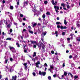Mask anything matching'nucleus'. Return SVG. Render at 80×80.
<instances>
[{"label": "nucleus", "instance_id": "nucleus-1", "mask_svg": "<svg viewBox=\"0 0 80 80\" xmlns=\"http://www.w3.org/2000/svg\"><path fill=\"white\" fill-rule=\"evenodd\" d=\"M30 42L31 43H32V44H33V45H34V44H36V45H38V47H40L41 48V47H42V48L43 49H44V48H45V45L43 44V43H41V44H37V42L35 41H31Z\"/></svg>", "mask_w": 80, "mask_h": 80}, {"label": "nucleus", "instance_id": "nucleus-2", "mask_svg": "<svg viewBox=\"0 0 80 80\" xmlns=\"http://www.w3.org/2000/svg\"><path fill=\"white\" fill-rule=\"evenodd\" d=\"M10 50H11L12 52H13L14 53H15L16 52V51H15V49L13 47H9Z\"/></svg>", "mask_w": 80, "mask_h": 80}, {"label": "nucleus", "instance_id": "nucleus-3", "mask_svg": "<svg viewBox=\"0 0 80 80\" xmlns=\"http://www.w3.org/2000/svg\"><path fill=\"white\" fill-rule=\"evenodd\" d=\"M39 75H42L43 76H45V74H46V72H42L41 71H39Z\"/></svg>", "mask_w": 80, "mask_h": 80}, {"label": "nucleus", "instance_id": "nucleus-4", "mask_svg": "<svg viewBox=\"0 0 80 80\" xmlns=\"http://www.w3.org/2000/svg\"><path fill=\"white\" fill-rule=\"evenodd\" d=\"M40 61H38L36 63V67L38 68V67H39V66H38V65H40Z\"/></svg>", "mask_w": 80, "mask_h": 80}, {"label": "nucleus", "instance_id": "nucleus-5", "mask_svg": "<svg viewBox=\"0 0 80 80\" xmlns=\"http://www.w3.org/2000/svg\"><path fill=\"white\" fill-rule=\"evenodd\" d=\"M53 66L52 65H50V68L48 69V70L50 71L51 72H52V70L51 69H53Z\"/></svg>", "mask_w": 80, "mask_h": 80}, {"label": "nucleus", "instance_id": "nucleus-6", "mask_svg": "<svg viewBox=\"0 0 80 80\" xmlns=\"http://www.w3.org/2000/svg\"><path fill=\"white\" fill-rule=\"evenodd\" d=\"M46 34H47V32H43L42 34V36H45V35H46Z\"/></svg>", "mask_w": 80, "mask_h": 80}, {"label": "nucleus", "instance_id": "nucleus-7", "mask_svg": "<svg viewBox=\"0 0 80 80\" xmlns=\"http://www.w3.org/2000/svg\"><path fill=\"white\" fill-rule=\"evenodd\" d=\"M12 79H13V80H17V76H13L12 77Z\"/></svg>", "mask_w": 80, "mask_h": 80}, {"label": "nucleus", "instance_id": "nucleus-8", "mask_svg": "<svg viewBox=\"0 0 80 80\" xmlns=\"http://www.w3.org/2000/svg\"><path fill=\"white\" fill-rule=\"evenodd\" d=\"M61 6L64 7L65 6H66V5L64 3H62L61 4Z\"/></svg>", "mask_w": 80, "mask_h": 80}, {"label": "nucleus", "instance_id": "nucleus-9", "mask_svg": "<svg viewBox=\"0 0 80 80\" xmlns=\"http://www.w3.org/2000/svg\"><path fill=\"white\" fill-rule=\"evenodd\" d=\"M56 7H57L56 6H55L54 7V8L55 10V11L57 13H58V12H59V11H58L57 9H56Z\"/></svg>", "mask_w": 80, "mask_h": 80}, {"label": "nucleus", "instance_id": "nucleus-10", "mask_svg": "<svg viewBox=\"0 0 80 80\" xmlns=\"http://www.w3.org/2000/svg\"><path fill=\"white\" fill-rule=\"evenodd\" d=\"M52 5H56V4H55V2H54V0H52Z\"/></svg>", "mask_w": 80, "mask_h": 80}, {"label": "nucleus", "instance_id": "nucleus-11", "mask_svg": "<svg viewBox=\"0 0 80 80\" xmlns=\"http://www.w3.org/2000/svg\"><path fill=\"white\" fill-rule=\"evenodd\" d=\"M55 7H56V9L57 10H57H58L59 9V7H58V6H54V8H55Z\"/></svg>", "mask_w": 80, "mask_h": 80}, {"label": "nucleus", "instance_id": "nucleus-12", "mask_svg": "<svg viewBox=\"0 0 80 80\" xmlns=\"http://www.w3.org/2000/svg\"><path fill=\"white\" fill-rule=\"evenodd\" d=\"M16 1L17 2V5H19V3H20V2H19V0H17Z\"/></svg>", "mask_w": 80, "mask_h": 80}, {"label": "nucleus", "instance_id": "nucleus-13", "mask_svg": "<svg viewBox=\"0 0 80 80\" xmlns=\"http://www.w3.org/2000/svg\"><path fill=\"white\" fill-rule=\"evenodd\" d=\"M64 23L65 25H67V21H66V20L65 19L64 20Z\"/></svg>", "mask_w": 80, "mask_h": 80}, {"label": "nucleus", "instance_id": "nucleus-14", "mask_svg": "<svg viewBox=\"0 0 80 80\" xmlns=\"http://www.w3.org/2000/svg\"><path fill=\"white\" fill-rule=\"evenodd\" d=\"M37 53L36 52H34V54H33V57H35L36 56Z\"/></svg>", "mask_w": 80, "mask_h": 80}, {"label": "nucleus", "instance_id": "nucleus-15", "mask_svg": "<svg viewBox=\"0 0 80 80\" xmlns=\"http://www.w3.org/2000/svg\"><path fill=\"white\" fill-rule=\"evenodd\" d=\"M45 17L46 16L45 14H43L42 16V17L43 18H45Z\"/></svg>", "mask_w": 80, "mask_h": 80}, {"label": "nucleus", "instance_id": "nucleus-16", "mask_svg": "<svg viewBox=\"0 0 80 80\" xmlns=\"http://www.w3.org/2000/svg\"><path fill=\"white\" fill-rule=\"evenodd\" d=\"M29 33H32H32H33V31H31L30 30H29Z\"/></svg>", "mask_w": 80, "mask_h": 80}, {"label": "nucleus", "instance_id": "nucleus-17", "mask_svg": "<svg viewBox=\"0 0 80 80\" xmlns=\"http://www.w3.org/2000/svg\"><path fill=\"white\" fill-rule=\"evenodd\" d=\"M27 2L26 1H25L24 4V5H27Z\"/></svg>", "mask_w": 80, "mask_h": 80}, {"label": "nucleus", "instance_id": "nucleus-18", "mask_svg": "<svg viewBox=\"0 0 80 80\" xmlns=\"http://www.w3.org/2000/svg\"><path fill=\"white\" fill-rule=\"evenodd\" d=\"M48 78L49 80H52V78H51V77L49 76L48 77Z\"/></svg>", "mask_w": 80, "mask_h": 80}, {"label": "nucleus", "instance_id": "nucleus-19", "mask_svg": "<svg viewBox=\"0 0 80 80\" xmlns=\"http://www.w3.org/2000/svg\"><path fill=\"white\" fill-rule=\"evenodd\" d=\"M10 8L11 10H13V7L12 6H10Z\"/></svg>", "mask_w": 80, "mask_h": 80}, {"label": "nucleus", "instance_id": "nucleus-20", "mask_svg": "<svg viewBox=\"0 0 80 80\" xmlns=\"http://www.w3.org/2000/svg\"><path fill=\"white\" fill-rule=\"evenodd\" d=\"M46 15H50V13L48 12H47L46 13Z\"/></svg>", "mask_w": 80, "mask_h": 80}, {"label": "nucleus", "instance_id": "nucleus-21", "mask_svg": "<svg viewBox=\"0 0 80 80\" xmlns=\"http://www.w3.org/2000/svg\"><path fill=\"white\" fill-rule=\"evenodd\" d=\"M11 38H7L6 39V40H11Z\"/></svg>", "mask_w": 80, "mask_h": 80}, {"label": "nucleus", "instance_id": "nucleus-22", "mask_svg": "<svg viewBox=\"0 0 80 80\" xmlns=\"http://www.w3.org/2000/svg\"><path fill=\"white\" fill-rule=\"evenodd\" d=\"M67 75V73L66 72H64V75H65V76H66V75Z\"/></svg>", "mask_w": 80, "mask_h": 80}, {"label": "nucleus", "instance_id": "nucleus-23", "mask_svg": "<svg viewBox=\"0 0 80 80\" xmlns=\"http://www.w3.org/2000/svg\"><path fill=\"white\" fill-rule=\"evenodd\" d=\"M67 8H70V6L68 4L67 5Z\"/></svg>", "mask_w": 80, "mask_h": 80}, {"label": "nucleus", "instance_id": "nucleus-24", "mask_svg": "<svg viewBox=\"0 0 80 80\" xmlns=\"http://www.w3.org/2000/svg\"><path fill=\"white\" fill-rule=\"evenodd\" d=\"M16 45H17V47H20V45L18 43H16Z\"/></svg>", "mask_w": 80, "mask_h": 80}, {"label": "nucleus", "instance_id": "nucleus-25", "mask_svg": "<svg viewBox=\"0 0 80 80\" xmlns=\"http://www.w3.org/2000/svg\"><path fill=\"white\" fill-rule=\"evenodd\" d=\"M36 25H37V23H34V24L33 25V27H35Z\"/></svg>", "mask_w": 80, "mask_h": 80}, {"label": "nucleus", "instance_id": "nucleus-26", "mask_svg": "<svg viewBox=\"0 0 80 80\" xmlns=\"http://www.w3.org/2000/svg\"><path fill=\"white\" fill-rule=\"evenodd\" d=\"M69 75H71V77L72 78V77H73V75H72V73H69Z\"/></svg>", "mask_w": 80, "mask_h": 80}, {"label": "nucleus", "instance_id": "nucleus-27", "mask_svg": "<svg viewBox=\"0 0 80 80\" xmlns=\"http://www.w3.org/2000/svg\"><path fill=\"white\" fill-rule=\"evenodd\" d=\"M7 26L8 28H10V27H11V26L10 24L8 25Z\"/></svg>", "mask_w": 80, "mask_h": 80}, {"label": "nucleus", "instance_id": "nucleus-28", "mask_svg": "<svg viewBox=\"0 0 80 80\" xmlns=\"http://www.w3.org/2000/svg\"><path fill=\"white\" fill-rule=\"evenodd\" d=\"M7 62H8V59H6L5 61V63H7Z\"/></svg>", "mask_w": 80, "mask_h": 80}, {"label": "nucleus", "instance_id": "nucleus-29", "mask_svg": "<svg viewBox=\"0 0 80 80\" xmlns=\"http://www.w3.org/2000/svg\"><path fill=\"white\" fill-rule=\"evenodd\" d=\"M60 23V22H57L56 23V24L57 25H59Z\"/></svg>", "mask_w": 80, "mask_h": 80}, {"label": "nucleus", "instance_id": "nucleus-30", "mask_svg": "<svg viewBox=\"0 0 80 80\" xmlns=\"http://www.w3.org/2000/svg\"><path fill=\"white\" fill-rule=\"evenodd\" d=\"M78 76H75L74 77V78H75V79H76L77 78H78Z\"/></svg>", "mask_w": 80, "mask_h": 80}, {"label": "nucleus", "instance_id": "nucleus-31", "mask_svg": "<svg viewBox=\"0 0 80 80\" xmlns=\"http://www.w3.org/2000/svg\"><path fill=\"white\" fill-rule=\"evenodd\" d=\"M66 28H67V27L66 26H64L63 27V29H66Z\"/></svg>", "mask_w": 80, "mask_h": 80}, {"label": "nucleus", "instance_id": "nucleus-32", "mask_svg": "<svg viewBox=\"0 0 80 80\" xmlns=\"http://www.w3.org/2000/svg\"><path fill=\"white\" fill-rule=\"evenodd\" d=\"M48 3V2L47 1H45L44 2V3L45 4H47Z\"/></svg>", "mask_w": 80, "mask_h": 80}, {"label": "nucleus", "instance_id": "nucleus-33", "mask_svg": "<svg viewBox=\"0 0 80 80\" xmlns=\"http://www.w3.org/2000/svg\"><path fill=\"white\" fill-rule=\"evenodd\" d=\"M32 74L33 75V76H34V77H35V75H36V74H35V73L33 72L32 73Z\"/></svg>", "mask_w": 80, "mask_h": 80}, {"label": "nucleus", "instance_id": "nucleus-34", "mask_svg": "<svg viewBox=\"0 0 80 80\" xmlns=\"http://www.w3.org/2000/svg\"><path fill=\"white\" fill-rule=\"evenodd\" d=\"M60 28L61 29H63V27L62 26H60Z\"/></svg>", "mask_w": 80, "mask_h": 80}, {"label": "nucleus", "instance_id": "nucleus-35", "mask_svg": "<svg viewBox=\"0 0 80 80\" xmlns=\"http://www.w3.org/2000/svg\"><path fill=\"white\" fill-rule=\"evenodd\" d=\"M12 31H13V30H12V29H10V32L11 33V32H12Z\"/></svg>", "mask_w": 80, "mask_h": 80}, {"label": "nucleus", "instance_id": "nucleus-36", "mask_svg": "<svg viewBox=\"0 0 80 80\" xmlns=\"http://www.w3.org/2000/svg\"><path fill=\"white\" fill-rule=\"evenodd\" d=\"M65 32H62V35H65Z\"/></svg>", "mask_w": 80, "mask_h": 80}, {"label": "nucleus", "instance_id": "nucleus-37", "mask_svg": "<svg viewBox=\"0 0 80 80\" xmlns=\"http://www.w3.org/2000/svg\"><path fill=\"white\" fill-rule=\"evenodd\" d=\"M20 17H23V15L22 14H20Z\"/></svg>", "mask_w": 80, "mask_h": 80}, {"label": "nucleus", "instance_id": "nucleus-38", "mask_svg": "<svg viewBox=\"0 0 80 80\" xmlns=\"http://www.w3.org/2000/svg\"><path fill=\"white\" fill-rule=\"evenodd\" d=\"M77 41H78V42H80V38H79L78 39H77Z\"/></svg>", "mask_w": 80, "mask_h": 80}, {"label": "nucleus", "instance_id": "nucleus-39", "mask_svg": "<svg viewBox=\"0 0 80 80\" xmlns=\"http://www.w3.org/2000/svg\"><path fill=\"white\" fill-rule=\"evenodd\" d=\"M33 48H36V47H37V46L35 45H34L33 46Z\"/></svg>", "mask_w": 80, "mask_h": 80}, {"label": "nucleus", "instance_id": "nucleus-40", "mask_svg": "<svg viewBox=\"0 0 80 80\" xmlns=\"http://www.w3.org/2000/svg\"><path fill=\"white\" fill-rule=\"evenodd\" d=\"M27 63H24L23 65H24V66H25H25H27Z\"/></svg>", "mask_w": 80, "mask_h": 80}, {"label": "nucleus", "instance_id": "nucleus-41", "mask_svg": "<svg viewBox=\"0 0 80 80\" xmlns=\"http://www.w3.org/2000/svg\"><path fill=\"white\" fill-rule=\"evenodd\" d=\"M24 52L25 53H27V50H26V49H24Z\"/></svg>", "mask_w": 80, "mask_h": 80}, {"label": "nucleus", "instance_id": "nucleus-42", "mask_svg": "<svg viewBox=\"0 0 80 80\" xmlns=\"http://www.w3.org/2000/svg\"><path fill=\"white\" fill-rule=\"evenodd\" d=\"M10 61H11V62H12L13 61V58H11L10 59Z\"/></svg>", "mask_w": 80, "mask_h": 80}, {"label": "nucleus", "instance_id": "nucleus-43", "mask_svg": "<svg viewBox=\"0 0 80 80\" xmlns=\"http://www.w3.org/2000/svg\"><path fill=\"white\" fill-rule=\"evenodd\" d=\"M5 3V1H4V0H3L2 1V3Z\"/></svg>", "mask_w": 80, "mask_h": 80}, {"label": "nucleus", "instance_id": "nucleus-44", "mask_svg": "<svg viewBox=\"0 0 80 80\" xmlns=\"http://www.w3.org/2000/svg\"><path fill=\"white\" fill-rule=\"evenodd\" d=\"M77 26H78V27H80V25L79 24H77Z\"/></svg>", "mask_w": 80, "mask_h": 80}, {"label": "nucleus", "instance_id": "nucleus-45", "mask_svg": "<svg viewBox=\"0 0 80 80\" xmlns=\"http://www.w3.org/2000/svg\"><path fill=\"white\" fill-rule=\"evenodd\" d=\"M51 53L52 54H54V51H51Z\"/></svg>", "mask_w": 80, "mask_h": 80}, {"label": "nucleus", "instance_id": "nucleus-46", "mask_svg": "<svg viewBox=\"0 0 80 80\" xmlns=\"http://www.w3.org/2000/svg\"><path fill=\"white\" fill-rule=\"evenodd\" d=\"M55 34H57V33H58V31H56L55 32Z\"/></svg>", "mask_w": 80, "mask_h": 80}, {"label": "nucleus", "instance_id": "nucleus-47", "mask_svg": "<svg viewBox=\"0 0 80 80\" xmlns=\"http://www.w3.org/2000/svg\"><path fill=\"white\" fill-rule=\"evenodd\" d=\"M70 40V39L69 38H67V40L69 41V40Z\"/></svg>", "mask_w": 80, "mask_h": 80}, {"label": "nucleus", "instance_id": "nucleus-48", "mask_svg": "<svg viewBox=\"0 0 80 80\" xmlns=\"http://www.w3.org/2000/svg\"><path fill=\"white\" fill-rule=\"evenodd\" d=\"M72 58V55H70L69 56V58Z\"/></svg>", "mask_w": 80, "mask_h": 80}, {"label": "nucleus", "instance_id": "nucleus-49", "mask_svg": "<svg viewBox=\"0 0 80 80\" xmlns=\"http://www.w3.org/2000/svg\"><path fill=\"white\" fill-rule=\"evenodd\" d=\"M60 28V26L59 25H58L57 26V28Z\"/></svg>", "mask_w": 80, "mask_h": 80}, {"label": "nucleus", "instance_id": "nucleus-50", "mask_svg": "<svg viewBox=\"0 0 80 80\" xmlns=\"http://www.w3.org/2000/svg\"><path fill=\"white\" fill-rule=\"evenodd\" d=\"M63 67H65V63H63L62 64Z\"/></svg>", "mask_w": 80, "mask_h": 80}, {"label": "nucleus", "instance_id": "nucleus-51", "mask_svg": "<svg viewBox=\"0 0 80 80\" xmlns=\"http://www.w3.org/2000/svg\"><path fill=\"white\" fill-rule=\"evenodd\" d=\"M25 69L26 70H27V66H25Z\"/></svg>", "mask_w": 80, "mask_h": 80}, {"label": "nucleus", "instance_id": "nucleus-52", "mask_svg": "<svg viewBox=\"0 0 80 80\" xmlns=\"http://www.w3.org/2000/svg\"><path fill=\"white\" fill-rule=\"evenodd\" d=\"M44 65H45V66L46 67H47V66H48V65H47V64L46 63H45L44 64Z\"/></svg>", "mask_w": 80, "mask_h": 80}, {"label": "nucleus", "instance_id": "nucleus-53", "mask_svg": "<svg viewBox=\"0 0 80 80\" xmlns=\"http://www.w3.org/2000/svg\"><path fill=\"white\" fill-rule=\"evenodd\" d=\"M63 9H64V10H67V8H65V7H63Z\"/></svg>", "mask_w": 80, "mask_h": 80}, {"label": "nucleus", "instance_id": "nucleus-54", "mask_svg": "<svg viewBox=\"0 0 80 80\" xmlns=\"http://www.w3.org/2000/svg\"><path fill=\"white\" fill-rule=\"evenodd\" d=\"M35 59L36 60H38V57H35Z\"/></svg>", "mask_w": 80, "mask_h": 80}, {"label": "nucleus", "instance_id": "nucleus-55", "mask_svg": "<svg viewBox=\"0 0 80 80\" xmlns=\"http://www.w3.org/2000/svg\"><path fill=\"white\" fill-rule=\"evenodd\" d=\"M23 20L24 21H25L26 20V19L25 18H24L23 19Z\"/></svg>", "mask_w": 80, "mask_h": 80}, {"label": "nucleus", "instance_id": "nucleus-56", "mask_svg": "<svg viewBox=\"0 0 80 80\" xmlns=\"http://www.w3.org/2000/svg\"><path fill=\"white\" fill-rule=\"evenodd\" d=\"M68 45H69V47H72V44H69Z\"/></svg>", "mask_w": 80, "mask_h": 80}, {"label": "nucleus", "instance_id": "nucleus-57", "mask_svg": "<svg viewBox=\"0 0 80 80\" xmlns=\"http://www.w3.org/2000/svg\"><path fill=\"white\" fill-rule=\"evenodd\" d=\"M3 22H4L5 23L7 24V21H5V20H4Z\"/></svg>", "mask_w": 80, "mask_h": 80}, {"label": "nucleus", "instance_id": "nucleus-58", "mask_svg": "<svg viewBox=\"0 0 80 80\" xmlns=\"http://www.w3.org/2000/svg\"><path fill=\"white\" fill-rule=\"evenodd\" d=\"M21 38L22 40L23 38V36H21Z\"/></svg>", "mask_w": 80, "mask_h": 80}, {"label": "nucleus", "instance_id": "nucleus-59", "mask_svg": "<svg viewBox=\"0 0 80 80\" xmlns=\"http://www.w3.org/2000/svg\"><path fill=\"white\" fill-rule=\"evenodd\" d=\"M2 34L3 35H5V33L4 32H3L2 33Z\"/></svg>", "mask_w": 80, "mask_h": 80}, {"label": "nucleus", "instance_id": "nucleus-60", "mask_svg": "<svg viewBox=\"0 0 80 80\" xmlns=\"http://www.w3.org/2000/svg\"><path fill=\"white\" fill-rule=\"evenodd\" d=\"M57 19L58 20H59V18L58 17L57 18Z\"/></svg>", "mask_w": 80, "mask_h": 80}, {"label": "nucleus", "instance_id": "nucleus-61", "mask_svg": "<svg viewBox=\"0 0 80 80\" xmlns=\"http://www.w3.org/2000/svg\"><path fill=\"white\" fill-rule=\"evenodd\" d=\"M53 76L54 77H56V75H53Z\"/></svg>", "mask_w": 80, "mask_h": 80}, {"label": "nucleus", "instance_id": "nucleus-62", "mask_svg": "<svg viewBox=\"0 0 80 80\" xmlns=\"http://www.w3.org/2000/svg\"><path fill=\"white\" fill-rule=\"evenodd\" d=\"M10 72H12V68L10 69Z\"/></svg>", "mask_w": 80, "mask_h": 80}, {"label": "nucleus", "instance_id": "nucleus-63", "mask_svg": "<svg viewBox=\"0 0 80 80\" xmlns=\"http://www.w3.org/2000/svg\"><path fill=\"white\" fill-rule=\"evenodd\" d=\"M66 53H68L69 52L68 50L66 51Z\"/></svg>", "mask_w": 80, "mask_h": 80}, {"label": "nucleus", "instance_id": "nucleus-64", "mask_svg": "<svg viewBox=\"0 0 80 80\" xmlns=\"http://www.w3.org/2000/svg\"><path fill=\"white\" fill-rule=\"evenodd\" d=\"M5 80H8V78H6L5 79Z\"/></svg>", "mask_w": 80, "mask_h": 80}]
</instances>
